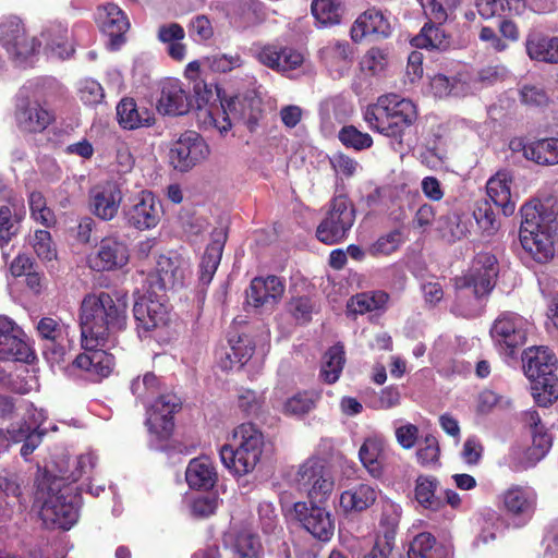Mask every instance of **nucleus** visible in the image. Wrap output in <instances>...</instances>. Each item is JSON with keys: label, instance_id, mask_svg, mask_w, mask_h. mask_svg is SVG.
Segmentation results:
<instances>
[{"label": "nucleus", "instance_id": "10", "mask_svg": "<svg viewBox=\"0 0 558 558\" xmlns=\"http://www.w3.org/2000/svg\"><path fill=\"white\" fill-rule=\"evenodd\" d=\"M498 275V263L495 255L488 252L478 253L465 275L457 278L459 290L471 289L476 298L487 295L494 288Z\"/></svg>", "mask_w": 558, "mask_h": 558}, {"label": "nucleus", "instance_id": "35", "mask_svg": "<svg viewBox=\"0 0 558 558\" xmlns=\"http://www.w3.org/2000/svg\"><path fill=\"white\" fill-rule=\"evenodd\" d=\"M525 51L532 61L558 64V36L531 32L525 38Z\"/></svg>", "mask_w": 558, "mask_h": 558}, {"label": "nucleus", "instance_id": "28", "mask_svg": "<svg viewBox=\"0 0 558 558\" xmlns=\"http://www.w3.org/2000/svg\"><path fill=\"white\" fill-rule=\"evenodd\" d=\"M513 154H521L526 160L538 165L558 163V137L525 143L523 138H513L509 143Z\"/></svg>", "mask_w": 558, "mask_h": 558}, {"label": "nucleus", "instance_id": "15", "mask_svg": "<svg viewBox=\"0 0 558 558\" xmlns=\"http://www.w3.org/2000/svg\"><path fill=\"white\" fill-rule=\"evenodd\" d=\"M34 84L29 83L20 88L16 96V122L26 132H41L51 122L52 116L37 101H33Z\"/></svg>", "mask_w": 558, "mask_h": 558}, {"label": "nucleus", "instance_id": "41", "mask_svg": "<svg viewBox=\"0 0 558 558\" xmlns=\"http://www.w3.org/2000/svg\"><path fill=\"white\" fill-rule=\"evenodd\" d=\"M185 478L191 488L208 489L216 482L215 468L207 457L195 458L190 461Z\"/></svg>", "mask_w": 558, "mask_h": 558}, {"label": "nucleus", "instance_id": "50", "mask_svg": "<svg viewBox=\"0 0 558 558\" xmlns=\"http://www.w3.org/2000/svg\"><path fill=\"white\" fill-rule=\"evenodd\" d=\"M389 301V294L385 291H372L356 294L348 304L354 313H366L385 310Z\"/></svg>", "mask_w": 558, "mask_h": 558}, {"label": "nucleus", "instance_id": "7", "mask_svg": "<svg viewBox=\"0 0 558 558\" xmlns=\"http://www.w3.org/2000/svg\"><path fill=\"white\" fill-rule=\"evenodd\" d=\"M533 327L527 318L515 312L506 311L493 322L489 335L495 349L501 356L514 357L526 343Z\"/></svg>", "mask_w": 558, "mask_h": 558}, {"label": "nucleus", "instance_id": "38", "mask_svg": "<svg viewBox=\"0 0 558 558\" xmlns=\"http://www.w3.org/2000/svg\"><path fill=\"white\" fill-rule=\"evenodd\" d=\"M377 499V490L368 484H359L343 490L339 506L344 513H356L368 509Z\"/></svg>", "mask_w": 558, "mask_h": 558}, {"label": "nucleus", "instance_id": "63", "mask_svg": "<svg viewBox=\"0 0 558 558\" xmlns=\"http://www.w3.org/2000/svg\"><path fill=\"white\" fill-rule=\"evenodd\" d=\"M402 242L403 234L401 230L396 229L378 238L371 246L369 252L372 255H390L399 248Z\"/></svg>", "mask_w": 558, "mask_h": 558}, {"label": "nucleus", "instance_id": "32", "mask_svg": "<svg viewBox=\"0 0 558 558\" xmlns=\"http://www.w3.org/2000/svg\"><path fill=\"white\" fill-rule=\"evenodd\" d=\"M391 23L388 16L377 9L363 12L351 27V38L361 41L367 35L388 37L391 34Z\"/></svg>", "mask_w": 558, "mask_h": 558}, {"label": "nucleus", "instance_id": "55", "mask_svg": "<svg viewBox=\"0 0 558 558\" xmlns=\"http://www.w3.org/2000/svg\"><path fill=\"white\" fill-rule=\"evenodd\" d=\"M401 508L399 505L389 502L384 506L383 514L379 521L380 533H383L384 541L389 546L395 538L396 530L399 524Z\"/></svg>", "mask_w": 558, "mask_h": 558}, {"label": "nucleus", "instance_id": "6", "mask_svg": "<svg viewBox=\"0 0 558 558\" xmlns=\"http://www.w3.org/2000/svg\"><path fill=\"white\" fill-rule=\"evenodd\" d=\"M520 241L522 247L538 263L554 256V234L549 225L543 223L537 207L525 204L521 208Z\"/></svg>", "mask_w": 558, "mask_h": 558}, {"label": "nucleus", "instance_id": "19", "mask_svg": "<svg viewBox=\"0 0 558 558\" xmlns=\"http://www.w3.org/2000/svg\"><path fill=\"white\" fill-rule=\"evenodd\" d=\"M37 331L45 341L44 354L52 364H59L64 361V356L70 347L68 327L50 317H44L37 324Z\"/></svg>", "mask_w": 558, "mask_h": 558}, {"label": "nucleus", "instance_id": "42", "mask_svg": "<svg viewBox=\"0 0 558 558\" xmlns=\"http://www.w3.org/2000/svg\"><path fill=\"white\" fill-rule=\"evenodd\" d=\"M409 558H451L450 549L427 532L417 534L410 544Z\"/></svg>", "mask_w": 558, "mask_h": 558}, {"label": "nucleus", "instance_id": "5", "mask_svg": "<svg viewBox=\"0 0 558 558\" xmlns=\"http://www.w3.org/2000/svg\"><path fill=\"white\" fill-rule=\"evenodd\" d=\"M523 371L531 381V392L539 407L558 399L557 357L547 347H530L523 351Z\"/></svg>", "mask_w": 558, "mask_h": 558}, {"label": "nucleus", "instance_id": "12", "mask_svg": "<svg viewBox=\"0 0 558 558\" xmlns=\"http://www.w3.org/2000/svg\"><path fill=\"white\" fill-rule=\"evenodd\" d=\"M0 45L15 61L22 63L38 51L41 41L27 36L19 17L10 16L0 23Z\"/></svg>", "mask_w": 558, "mask_h": 558}, {"label": "nucleus", "instance_id": "62", "mask_svg": "<svg viewBox=\"0 0 558 558\" xmlns=\"http://www.w3.org/2000/svg\"><path fill=\"white\" fill-rule=\"evenodd\" d=\"M520 100L529 107H546L550 98L544 87L535 84H525L520 88Z\"/></svg>", "mask_w": 558, "mask_h": 558}, {"label": "nucleus", "instance_id": "9", "mask_svg": "<svg viewBox=\"0 0 558 558\" xmlns=\"http://www.w3.org/2000/svg\"><path fill=\"white\" fill-rule=\"evenodd\" d=\"M355 220L354 208L344 195L335 196L327 217L317 227V239L326 244L342 241Z\"/></svg>", "mask_w": 558, "mask_h": 558}, {"label": "nucleus", "instance_id": "48", "mask_svg": "<svg viewBox=\"0 0 558 558\" xmlns=\"http://www.w3.org/2000/svg\"><path fill=\"white\" fill-rule=\"evenodd\" d=\"M412 46L416 48L445 50L449 47L450 40L444 28L433 24H425L421 33L411 40Z\"/></svg>", "mask_w": 558, "mask_h": 558}, {"label": "nucleus", "instance_id": "34", "mask_svg": "<svg viewBox=\"0 0 558 558\" xmlns=\"http://www.w3.org/2000/svg\"><path fill=\"white\" fill-rule=\"evenodd\" d=\"M486 191L494 204L502 209L504 215L510 216L515 209V195L512 192V175L508 171H499L492 177Z\"/></svg>", "mask_w": 558, "mask_h": 558}, {"label": "nucleus", "instance_id": "25", "mask_svg": "<svg viewBox=\"0 0 558 558\" xmlns=\"http://www.w3.org/2000/svg\"><path fill=\"white\" fill-rule=\"evenodd\" d=\"M108 343H85L82 339V348L84 352L76 356L74 365L85 372L95 379L107 377L113 367V356L107 351L100 349Z\"/></svg>", "mask_w": 558, "mask_h": 558}, {"label": "nucleus", "instance_id": "31", "mask_svg": "<svg viewBox=\"0 0 558 558\" xmlns=\"http://www.w3.org/2000/svg\"><path fill=\"white\" fill-rule=\"evenodd\" d=\"M227 102L233 118L243 121L251 131L256 129L263 117V102L255 90L236 95Z\"/></svg>", "mask_w": 558, "mask_h": 558}, {"label": "nucleus", "instance_id": "64", "mask_svg": "<svg viewBox=\"0 0 558 558\" xmlns=\"http://www.w3.org/2000/svg\"><path fill=\"white\" fill-rule=\"evenodd\" d=\"M206 62L211 71L227 73L241 68L243 60L239 53H215L206 58Z\"/></svg>", "mask_w": 558, "mask_h": 558}, {"label": "nucleus", "instance_id": "36", "mask_svg": "<svg viewBox=\"0 0 558 558\" xmlns=\"http://www.w3.org/2000/svg\"><path fill=\"white\" fill-rule=\"evenodd\" d=\"M260 63L279 72H289L303 63V56L291 48L264 47L257 54Z\"/></svg>", "mask_w": 558, "mask_h": 558}, {"label": "nucleus", "instance_id": "2", "mask_svg": "<svg viewBox=\"0 0 558 558\" xmlns=\"http://www.w3.org/2000/svg\"><path fill=\"white\" fill-rule=\"evenodd\" d=\"M36 502L47 527L70 530L78 520L81 497L76 488L63 485L60 478L44 477L38 484Z\"/></svg>", "mask_w": 558, "mask_h": 558}, {"label": "nucleus", "instance_id": "44", "mask_svg": "<svg viewBox=\"0 0 558 558\" xmlns=\"http://www.w3.org/2000/svg\"><path fill=\"white\" fill-rule=\"evenodd\" d=\"M314 19L322 26H333L341 23L345 13L344 0H313L311 5Z\"/></svg>", "mask_w": 558, "mask_h": 558}, {"label": "nucleus", "instance_id": "18", "mask_svg": "<svg viewBox=\"0 0 558 558\" xmlns=\"http://www.w3.org/2000/svg\"><path fill=\"white\" fill-rule=\"evenodd\" d=\"M189 274V263L180 255H161L157 260L156 274L150 275L147 284L150 289L165 293L182 287Z\"/></svg>", "mask_w": 558, "mask_h": 558}, {"label": "nucleus", "instance_id": "20", "mask_svg": "<svg viewBox=\"0 0 558 558\" xmlns=\"http://www.w3.org/2000/svg\"><path fill=\"white\" fill-rule=\"evenodd\" d=\"M161 217L162 206L155 195L148 191L141 192L125 210L128 225L141 231L157 227Z\"/></svg>", "mask_w": 558, "mask_h": 558}, {"label": "nucleus", "instance_id": "37", "mask_svg": "<svg viewBox=\"0 0 558 558\" xmlns=\"http://www.w3.org/2000/svg\"><path fill=\"white\" fill-rule=\"evenodd\" d=\"M118 122L124 130H136L155 123L154 113L138 107L133 98H123L117 106Z\"/></svg>", "mask_w": 558, "mask_h": 558}, {"label": "nucleus", "instance_id": "16", "mask_svg": "<svg viewBox=\"0 0 558 558\" xmlns=\"http://www.w3.org/2000/svg\"><path fill=\"white\" fill-rule=\"evenodd\" d=\"M295 517L301 525L317 541L328 543L335 534V519L330 511L316 504H294Z\"/></svg>", "mask_w": 558, "mask_h": 558}, {"label": "nucleus", "instance_id": "53", "mask_svg": "<svg viewBox=\"0 0 558 558\" xmlns=\"http://www.w3.org/2000/svg\"><path fill=\"white\" fill-rule=\"evenodd\" d=\"M432 92L436 97L442 98L447 96L461 97L470 92V87L460 80L450 81L442 74L435 75L430 81Z\"/></svg>", "mask_w": 558, "mask_h": 558}, {"label": "nucleus", "instance_id": "21", "mask_svg": "<svg viewBox=\"0 0 558 558\" xmlns=\"http://www.w3.org/2000/svg\"><path fill=\"white\" fill-rule=\"evenodd\" d=\"M180 409V400L175 395L167 393L158 397L147 410L146 425L151 434L160 439L168 438L174 427L173 414Z\"/></svg>", "mask_w": 558, "mask_h": 558}, {"label": "nucleus", "instance_id": "4", "mask_svg": "<svg viewBox=\"0 0 558 558\" xmlns=\"http://www.w3.org/2000/svg\"><path fill=\"white\" fill-rule=\"evenodd\" d=\"M415 105L397 94L378 97L377 101L366 107L364 120L368 126L387 137L401 140L405 130L416 120Z\"/></svg>", "mask_w": 558, "mask_h": 558}, {"label": "nucleus", "instance_id": "17", "mask_svg": "<svg viewBox=\"0 0 558 558\" xmlns=\"http://www.w3.org/2000/svg\"><path fill=\"white\" fill-rule=\"evenodd\" d=\"M228 102L223 105L219 95L204 86V94L197 92V121L204 128L216 129L220 134L231 130Z\"/></svg>", "mask_w": 558, "mask_h": 558}, {"label": "nucleus", "instance_id": "56", "mask_svg": "<svg viewBox=\"0 0 558 558\" xmlns=\"http://www.w3.org/2000/svg\"><path fill=\"white\" fill-rule=\"evenodd\" d=\"M32 218L45 227L56 223L53 211L47 207L46 198L40 192H32L28 198Z\"/></svg>", "mask_w": 558, "mask_h": 558}, {"label": "nucleus", "instance_id": "60", "mask_svg": "<svg viewBox=\"0 0 558 558\" xmlns=\"http://www.w3.org/2000/svg\"><path fill=\"white\" fill-rule=\"evenodd\" d=\"M77 96L86 106H97L105 99L102 86L93 78H85L78 83Z\"/></svg>", "mask_w": 558, "mask_h": 558}, {"label": "nucleus", "instance_id": "11", "mask_svg": "<svg viewBox=\"0 0 558 558\" xmlns=\"http://www.w3.org/2000/svg\"><path fill=\"white\" fill-rule=\"evenodd\" d=\"M210 148L205 140L195 131H185L170 146L169 160L173 168L186 172L205 161Z\"/></svg>", "mask_w": 558, "mask_h": 558}, {"label": "nucleus", "instance_id": "46", "mask_svg": "<svg viewBox=\"0 0 558 558\" xmlns=\"http://www.w3.org/2000/svg\"><path fill=\"white\" fill-rule=\"evenodd\" d=\"M438 481L429 475H420L415 481V500L425 509L437 511L441 508L442 501L436 495Z\"/></svg>", "mask_w": 558, "mask_h": 558}, {"label": "nucleus", "instance_id": "49", "mask_svg": "<svg viewBox=\"0 0 558 558\" xmlns=\"http://www.w3.org/2000/svg\"><path fill=\"white\" fill-rule=\"evenodd\" d=\"M345 362L344 350L340 344L331 347L324 355L320 377L327 384H333L339 379Z\"/></svg>", "mask_w": 558, "mask_h": 558}, {"label": "nucleus", "instance_id": "57", "mask_svg": "<svg viewBox=\"0 0 558 558\" xmlns=\"http://www.w3.org/2000/svg\"><path fill=\"white\" fill-rule=\"evenodd\" d=\"M473 216L483 234L490 236L498 231L500 223L497 220L496 215L489 203H478L473 213Z\"/></svg>", "mask_w": 558, "mask_h": 558}, {"label": "nucleus", "instance_id": "3", "mask_svg": "<svg viewBox=\"0 0 558 558\" xmlns=\"http://www.w3.org/2000/svg\"><path fill=\"white\" fill-rule=\"evenodd\" d=\"M219 451L222 464L233 474L242 476L255 470L259 463L265 437L252 423L238 425Z\"/></svg>", "mask_w": 558, "mask_h": 558}, {"label": "nucleus", "instance_id": "61", "mask_svg": "<svg viewBox=\"0 0 558 558\" xmlns=\"http://www.w3.org/2000/svg\"><path fill=\"white\" fill-rule=\"evenodd\" d=\"M44 435L45 432H29V428L20 427L19 429H12L11 438L13 442L23 441L21 456L27 458L39 446Z\"/></svg>", "mask_w": 558, "mask_h": 558}, {"label": "nucleus", "instance_id": "14", "mask_svg": "<svg viewBox=\"0 0 558 558\" xmlns=\"http://www.w3.org/2000/svg\"><path fill=\"white\" fill-rule=\"evenodd\" d=\"M133 313L138 329L145 332L166 325L168 313L165 306V293L150 289L148 286L145 292L136 299Z\"/></svg>", "mask_w": 558, "mask_h": 558}, {"label": "nucleus", "instance_id": "40", "mask_svg": "<svg viewBox=\"0 0 558 558\" xmlns=\"http://www.w3.org/2000/svg\"><path fill=\"white\" fill-rule=\"evenodd\" d=\"M226 242V234L223 231H215L213 233V240L207 245L202 260L199 264V278L205 284L209 283L218 268L221 259L223 246Z\"/></svg>", "mask_w": 558, "mask_h": 558}, {"label": "nucleus", "instance_id": "39", "mask_svg": "<svg viewBox=\"0 0 558 558\" xmlns=\"http://www.w3.org/2000/svg\"><path fill=\"white\" fill-rule=\"evenodd\" d=\"M225 551L228 558H259L262 545L258 537L250 532L226 537Z\"/></svg>", "mask_w": 558, "mask_h": 558}, {"label": "nucleus", "instance_id": "13", "mask_svg": "<svg viewBox=\"0 0 558 558\" xmlns=\"http://www.w3.org/2000/svg\"><path fill=\"white\" fill-rule=\"evenodd\" d=\"M130 251L128 244L118 236H106L95 246L86 258L88 267L95 271H112L128 265Z\"/></svg>", "mask_w": 558, "mask_h": 558}, {"label": "nucleus", "instance_id": "52", "mask_svg": "<svg viewBox=\"0 0 558 558\" xmlns=\"http://www.w3.org/2000/svg\"><path fill=\"white\" fill-rule=\"evenodd\" d=\"M471 222L466 215L453 211L449 214L440 227L441 236L448 242L465 238L470 233Z\"/></svg>", "mask_w": 558, "mask_h": 558}, {"label": "nucleus", "instance_id": "59", "mask_svg": "<svg viewBox=\"0 0 558 558\" xmlns=\"http://www.w3.org/2000/svg\"><path fill=\"white\" fill-rule=\"evenodd\" d=\"M159 390V379L154 373L147 372L143 376L134 378L131 383L132 393L142 401L157 393Z\"/></svg>", "mask_w": 558, "mask_h": 558}, {"label": "nucleus", "instance_id": "45", "mask_svg": "<svg viewBox=\"0 0 558 558\" xmlns=\"http://www.w3.org/2000/svg\"><path fill=\"white\" fill-rule=\"evenodd\" d=\"M45 51L60 59L69 58L73 48L69 45V31L61 24L52 25L41 34Z\"/></svg>", "mask_w": 558, "mask_h": 558}, {"label": "nucleus", "instance_id": "30", "mask_svg": "<svg viewBox=\"0 0 558 558\" xmlns=\"http://www.w3.org/2000/svg\"><path fill=\"white\" fill-rule=\"evenodd\" d=\"M96 21L104 34L110 37V47L117 49L130 24L123 11L113 3L101 5L97 10Z\"/></svg>", "mask_w": 558, "mask_h": 558}, {"label": "nucleus", "instance_id": "51", "mask_svg": "<svg viewBox=\"0 0 558 558\" xmlns=\"http://www.w3.org/2000/svg\"><path fill=\"white\" fill-rule=\"evenodd\" d=\"M320 57L330 69H343L350 62L352 50L347 41H331L322 48Z\"/></svg>", "mask_w": 558, "mask_h": 558}, {"label": "nucleus", "instance_id": "54", "mask_svg": "<svg viewBox=\"0 0 558 558\" xmlns=\"http://www.w3.org/2000/svg\"><path fill=\"white\" fill-rule=\"evenodd\" d=\"M28 243L41 262L48 263L57 258V248L49 231L36 230L28 236Z\"/></svg>", "mask_w": 558, "mask_h": 558}, {"label": "nucleus", "instance_id": "47", "mask_svg": "<svg viewBox=\"0 0 558 558\" xmlns=\"http://www.w3.org/2000/svg\"><path fill=\"white\" fill-rule=\"evenodd\" d=\"M320 397L317 390L299 391L284 401L282 412L289 416H304L315 409Z\"/></svg>", "mask_w": 558, "mask_h": 558}, {"label": "nucleus", "instance_id": "33", "mask_svg": "<svg viewBox=\"0 0 558 558\" xmlns=\"http://www.w3.org/2000/svg\"><path fill=\"white\" fill-rule=\"evenodd\" d=\"M387 447V440L378 434L366 437L360 447L359 458L373 477H379L384 473Z\"/></svg>", "mask_w": 558, "mask_h": 558}, {"label": "nucleus", "instance_id": "58", "mask_svg": "<svg viewBox=\"0 0 558 558\" xmlns=\"http://www.w3.org/2000/svg\"><path fill=\"white\" fill-rule=\"evenodd\" d=\"M340 142L345 146L355 150H363L373 145V138L369 134L359 131L353 125L343 126L338 135Z\"/></svg>", "mask_w": 558, "mask_h": 558}, {"label": "nucleus", "instance_id": "43", "mask_svg": "<svg viewBox=\"0 0 558 558\" xmlns=\"http://www.w3.org/2000/svg\"><path fill=\"white\" fill-rule=\"evenodd\" d=\"M184 37L185 32L178 23L163 24L157 32V38L167 45L168 54L177 61H182L186 54V47L182 43Z\"/></svg>", "mask_w": 558, "mask_h": 558}, {"label": "nucleus", "instance_id": "24", "mask_svg": "<svg viewBox=\"0 0 558 558\" xmlns=\"http://www.w3.org/2000/svg\"><path fill=\"white\" fill-rule=\"evenodd\" d=\"M550 439L546 434L533 435V444L529 447L513 446L505 457V463L514 472L525 471L535 466L548 452Z\"/></svg>", "mask_w": 558, "mask_h": 558}, {"label": "nucleus", "instance_id": "23", "mask_svg": "<svg viewBox=\"0 0 558 558\" xmlns=\"http://www.w3.org/2000/svg\"><path fill=\"white\" fill-rule=\"evenodd\" d=\"M31 356L23 330L9 317L0 316V360L27 362Z\"/></svg>", "mask_w": 558, "mask_h": 558}, {"label": "nucleus", "instance_id": "26", "mask_svg": "<svg viewBox=\"0 0 558 558\" xmlns=\"http://www.w3.org/2000/svg\"><path fill=\"white\" fill-rule=\"evenodd\" d=\"M537 499L536 490L529 485H511L502 494V504L507 512L524 522L533 517Z\"/></svg>", "mask_w": 558, "mask_h": 558}, {"label": "nucleus", "instance_id": "27", "mask_svg": "<svg viewBox=\"0 0 558 558\" xmlns=\"http://www.w3.org/2000/svg\"><path fill=\"white\" fill-rule=\"evenodd\" d=\"M191 108V99L183 83L175 78L162 82L160 96L157 100V110L165 116H183Z\"/></svg>", "mask_w": 558, "mask_h": 558}, {"label": "nucleus", "instance_id": "22", "mask_svg": "<svg viewBox=\"0 0 558 558\" xmlns=\"http://www.w3.org/2000/svg\"><path fill=\"white\" fill-rule=\"evenodd\" d=\"M123 193L119 183L107 181L89 191V209L104 221L112 220L119 211Z\"/></svg>", "mask_w": 558, "mask_h": 558}, {"label": "nucleus", "instance_id": "8", "mask_svg": "<svg viewBox=\"0 0 558 558\" xmlns=\"http://www.w3.org/2000/svg\"><path fill=\"white\" fill-rule=\"evenodd\" d=\"M292 484L296 490L307 496L311 504L326 501L335 486L331 473L317 457H311L298 466Z\"/></svg>", "mask_w": 558, "mask_h": 558}, {"label": "nucleus", "instance_id": "1", "mask_svg": "<svg viewBox=\"0 0 558 558\" xmlns=\"http://www.w3.org/2000/svg\"><path fill=\"white\" fill-rule=\"evenodd\" d=\"M126 300L109 293L86 295L81 304V337L85 343H114L126 326Z\"/></svg>", "mask_w": 558, "mask_h": 558}, {"label": "nucleus", "instance_id": "29", "mask_svg": "<svg viewBox=\"0 0 558 558\" xmlns=\"http://www.w3.org/2000/svg\"><path fill=\"white\" fill-rule=\"evenodd\" d=\"M284 293L283 281L276 276L256 277L246 292L247 304L256 308L274 307Z\"/></svg>", "mask_w": 558, "mask_h": 558}]
</instances>
